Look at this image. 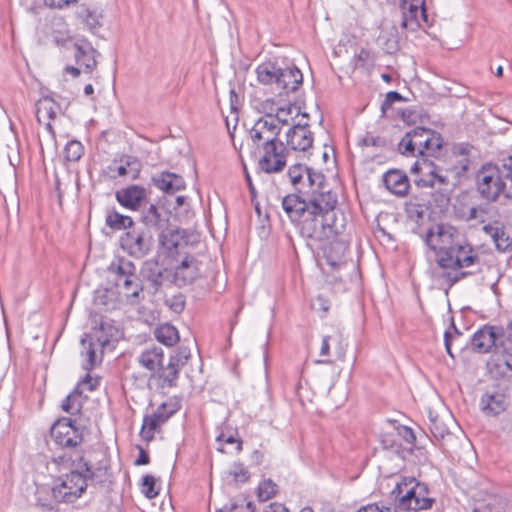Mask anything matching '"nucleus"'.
<instances>
[{"instance_id":"obj_29","label":"nucleus","mask_w":512,"mask_h":512,"mask_svg":"<svg viewBox=\"0 0 512 512\" xmlns=\"http://www.w3.org/2000/svg\"><path fill=\"white\" fill-rule=\"evenodd\" d=\"M141 222L144 224V229H154L160 232L169 224V219L163 215L159 207L155 204H150L147 208L143 209L140 217Z\"/></svg>"},{"instance_id":"obj_43","label":"nucleus","mask_w":512,"mask_h":512,"mask_svg":"<svg viewBox=\"0 0 512 512\" xmlns=\"http://www.w3.org/2000/svg\"><path fill=\"white\" fill-rule=\"evenodd\" d=\"M460 217L466 221H479L484 223L486 221V215L488 214L487 205H479L468 207L467 209H461L459 211Z\"/></svg>"},{"instance_id":"obj_63","label":"nucleus","mask_w":512,"mask_h":512,"mask_svg":"<svg viewBox=\"0 0 512 512\" xmlns=\"http://www.w3.org/2000/svg\"><path fill=\"white\" fill-rule=\"evenodd\" d=\"M330 336H324L321 343L320 355L327 356L330 351Z\"/></svg>"},{"instance_id":"obj_3","label":"nucleus","mask_w":512,"mask_h":512,"mask_svg":"<svg viewBox=\"0 0 512 512\" xmlns=\"http://www.w3.org/2000/svg\"><path fill=\"white\" fill-rule=\"evenodd\" d=\"M477 190L489 201H496L501 194L512 198V156L503 160L501 166L485 164L478 171Z\"/></svg>"},{"instance_id":"obj_61","label":"nucleus","mask_w":512,"mask_h":512,"mask_svg":"<svg viewBox=\"0 0 512 512\" xmlns=\"http://www.w3.org/2000/svg\"><path fill=\"white\" fill-rule=\"evenodd\" d=\"M264 512H290L283 504L274 502L267 506Z\"/></svg>"},{"instance_id":"obj_48","label":"nucleus","mask_w":512,"mask_h":512,"mask_svg":"<svg viewBox=\"0 0 512 512\" xmlns=\"http://www.w3.org/2000/svg\"><path fill=\"white\" fill-rule=\"evenodd\" d=\"M84 153V147L77 140L69 141L64 147V159L68 162H77Z\"/></svg>"},{"instance_id":"obj_17","label":"nucleus","mask_w":512,"mask_h":512,"mask_svg":"<svg viewBox=\"0 0 512 512\" xmlns=\"http://www.w3.org/2000/svg\"><path fill=\"white\" fill-rule=\"evenodd\" d=\"M147 190L140 185H130L115 193L118 203L126 209L137 211L147 199Z\"/></svg>"},{"instance_id":"obj_53","label":"nucleus","mask_w":512,"mask_h":512,"mask_svg":"<svg viewBox=\"0 0 512 512\" xmlns=\"http://www.w3.org/2000/svg\"><path fill=\"white\" fill-rule=\"evenodd\" d=\"M430 432L433 437L437 440H443L447 435H449V431L447 427L438 420L437 416H432L430 414Z\"/></svg>"},{"instance_id":"obj_16","label":"nucleus","mask_w":512,"mask_h":512,"mask_svg":"<svg viewBox=\"0 0 512 512\" xmlns=\"http://www.w3.org/2000/svg\"><path fill=\"white\" fill-rule=\"evenodd\" d=\"M500 330L498 326L488 325L477 330L471 339L473 350L479 353H488L492 347H495L497 351V346H499L500 342Z\"/></svg>"},{"instance_id":"obj_38","label":"nucleus","mask_w":512,"mask_h":512,"mask_svg":"<svg viewBox=\"0 0 512 512\" xmlns=\"http://www.w3.org/2000/svg\"><path fill=\"white\" fill-rule=\"evenodd\" d=\"M109 271L117 276L116 285L121 286L122 280L133 277L136 267L132 261L122 257L110 264Z\"/></svg>"},{"instance_id":"obj_52","label":"nucleus","mask_w":512,"mask_h":512,"mask_svg":"<svg viewBox=\"0 0 512 512\" xmlns=\"http://www.w3.org/2000/svg\"><path fill=\"white\" fill-rule=\"evenodd\" d=\"M398 150L401 154L406 156H416L418 154V149L416 145H414V140L410 135L409 131L405 133L403 138L400 140L398 144Z\"/></svg>"},{"instance_id":"obj_27","label":"nucleus","mask_w":512,"mask_h":512,"mask_svg":"<svg viewBox=\"0 0 512 512\" xmlns=\"http://www.w3.org/2000/svg\"><path fill=\"white\" fill-rule=\"evenodd\" d=\"M423 5V0H412L408 2L404 0L401 3L402 20L401 27L409 31H416L421 27L419 18V8Z\"/></svg>"},{"instance_id":"obj_6","label":"nucleus","mask_w":512,"mask_h":512,"mask_svg":"<svg viewBox=\"0 0 512 512\" xmlns=\"http://www.w3.org/2000/svg\"><path fill=\"white\" fill-rule=\"evenodd\" d=\"M83 428L76 424V420L63 417L58 419L50 429V436L58 447L64 449L63 453L72 455H83L79 449L84 439Z\"/></svg>"},{"instance_id":"obj_14","label":"nucleus","mask_w":512,"mask_h":512,"mask_svg":"<svg viewBox=\"0 0 512 512\" xmlns=\"http://www.w3.org/2000/svg\"><path fill=\"white\" fill-rule=\"evenodd\" d=\"M178 411L175 403H163L151 415H146L143 419L141 434L145 439H151L155 430L165 423L172 415Z\"/></svg>"},{"instance_id":"obj_55","label":"nucleus","mask_w":512,"mask_h":512,"mask_svg":"<svg viewBox=\"0 0 512 512\" xmlns=\"http://www.w3.org/2000/svg\"><path fill=\"white\" fill-rule=\"evenodd\" d=\"M294 110L297 111V113L299 112V108L296 105H289L287 107L278 108L276 116L273 118L277 120L278 125L279 123L287 124L288 118Z\"/></svg>"},{"instance_id":"obj_31","label":"nucleus","mask_w":512,"mask_h":512,"mask_svg":"<svg viewBox=\"0 0 512 512\" xmlns=\"http://www.w3.org/2000/svg\"><path fill=\"white\" fill-rule=\"evenodd\" d=\"M81 346V355L85 358L83 369L89 372L94 369L97 362H101L103 349L84 337L81 339Z\"/></svg>"},{"instance_id":"obj_33","label":"nucleus","mask_w":512,"mask_h":512,"mask_svg":"<svg viewBox=\"0 0 512 512\" xmlns=\"http://www.w3.org/2000/svg\"><path fill=\"white\" fill-rule=\"evenodd\" d=\"M180 369L181 367H179L178 364L169 361L166 367L163 365L160 367V370L156 372L153 378L158 380V386L160 388H172L177 385Z\"/></svg>"},{"instance_id":"obj_15","label":"nucleus","mask_w":512,"mask_h":512,"mask_svg":"<svg viewBox=\"0 0 512 512\" xmlns=\"http://www.w3.org/2000/svg\"><path fill=\"white\" fill-rule=\"evenodd\" d=\"M45 42L52 43L59 48H68L72 43V36L67 23L62 18L53 19L43 29Z\"/></svg>"},{"instance_id":"obj_35","label":"nucleus","mask_w":512,"mask_h":512,"mask_svg":"<svg viewBox=\"0 0 512 512\" xmlns=\"http://www.w3.org/2000/svg\"><path fill=\"white\" fill-rule=\"evenodd\" d=\"M105 225L113 231L131 230L134 227V221L128 215H123L115 209H109L106 213Z\"/></svg>"},{"instance_id":"obj_50","label":"nucleus","mask_w":512,"mask_h":512,"mask_svg":"<svg viewBox=\"0 0 512 512\" xmlns=\"http://www.w3.org/2000/svg\"><path fill=\"white\" fill-rule=\"evenodd\" d=\"M140 171V163L135 158H128L124 165L117 167L119 176H129L131 179L138 177Z\"/></svg>"},{"instance_id":"obj_57","label":"nucleus","mask_w":512,"mask_h":512,"mask_svg":"<svg viewBox=\"0 0 512 512\" xmlns=\"http://www.w3.org/2000/svg\"><path fill=\"white\" fill-rule=\"evenodd\" d=\"M403 99L402 95L397 91H390L386 94L384 101L381 104V111L385 114L393 105V103L397 101H401Z\"/></svg>"},{"instance_id":"obj_2","label":"nucleus","mask_w":512,"mask_h":512,"mask_svg":"<svg viewBox=\"0 0 512 512\" xmlns=\"http://www.w3.org/2000/svg\"><path fill=\"white\" fill-rule=\"evenodd\" d=\"M53 462L60 468L71 469L70 473L61 478L60 484L54 487L56 499L61 502H75L85 492L88 483H102L107 476L106 467L92 468L83 455L77 454L76 458H73L72 455L64 453L55 456Z\"/></svg>"},{"instance_id":"obj_39","label":"nucleus","mask_w":512,"mask_h":512,"mask_svg":"<svg viewBox=\"0 0 512 512\" xmlns=\"http://www.w3.org/2000/svg\"><path fill=\"white\" fill-rule=\"evenodd\" d=\"M118 287L130 303L134 304L139 302L143 287L135 274H133V277H127L122 280L121 286Z\"/></svg>"},{"instance_id":"obj_44","label":"nucleus","mask_w":512,"mask_h":512,"mask_svg":"<svg viewBox=\"0 0 512 512\" xmlns=\"http://www.w3.org/2000/svg\"><path fill=\"white\" fill-rule=\"evenodd\" d=\"M219 512H254L253 504L244 496H238L221 508Z\"/></svg>"},{"instance_id":"obj_47","label":"nucleus","mask_w":512,"mask_h":512,"mask_svg":"<svg viewBox=\"0 0 512 512\" xmlns=\"http://www.w3.org/2000/svg\"><path fill=\"white\" fill-rule=\"evenodd\" d=\"M250 475L247 468L241 463H235L232 468L227 472L226 480L229 483H245Z\"/></svg>"},{"instance_id":"obj_22","label":"nucleus","mask_w":512,"mask_h":512,"mask_svg":"<svg viewBox=\"0 0 512 512\" xmlns=\"http://www.w3.org/2000/svg\"><path fill=\"white\" fill-rule=\"evenodd\" d=\"M303 83V74L295 65L280 67L277 88L279 95L295 92Z\"/></svg>"},{"instance_id":"obj_8","label":"nucleus","mask_w":512,"mask_h":512,"mask_svg":"<svg viewBox=\"0 0 512 512\" xmlns=\"http://www.w3.org/2000/svg\"><path fill=\"white\" fill-rule=\"evenodd\" d=\"M121 249L129 256L141 259L153 248V236L148 229L133 227L123 233L119 239Z\"/></svg>"},{"instance_id":"obj_7","label":"nucleus","mask_w":512,"mask_h":512,"mask_svg":"<svg viewBox=\"0 0 512 512\" xmlns=\"http://www.w3.org/2000/svg\"><path fill=\"white\" fill-rule=\"evenodd\" d=\"M335 225L337 230L332 235L321 239L308 237L309 239L323 242L321 249L326 263L333 271L339 270L347 264L346 254L348 251V242L340 237L344 224L338 222L337 212L335 211Z\"/></svg>"},{"instance_id":"obj_58","label":"nucleus","mask_w":512,"mask_h":512,"mask_svg":"<svg viewBox=\"0 0 512 512\" xmlns=\"http://www.w3.org/2000/svg\"><path fill=\"white\" fill-rule=\"evenodd\" d=\"M472 274H474L473 271H460V272H456V273L444 272L442 276L444 278H446V280L449 281L451 285H453L454 283H456Z\"/></svg>"},{"instance_id":"obj_26","label":"nucleus","mask_w":512,"mask_h":512,"mask_svg":"<svg viewBox=\"0 0 512 512\" xmlns=\"http://www.w3.org/2000/svg\"><path fill=\"white\" fill-rule=\"evenodd\" d=\"M383 183L385 187L396 196H406L410 182L407 175L400 170H389L383 175Z\"/></svg>"},{"instance_id":"obj_21","label":"nucleus","mask_w":512,"mask_h":512,"mask_svg":"<svg viewBox=\"0 0 512 512\" xmlns=\"http://www.w3.org/2000/svg\"><path fill=\"white\" fill-rule=\"evenodd\" d=\"M313 133L307 122L296 124L287 132V145L295 151H307L313 144Z\"/></svg>"},{"instance_id":"obj_4","label":"nucleus","mask_w":512,"mask_h":512,"mask_svg":"<svg viewBox=\"0 0 512 512\" xmlns=\"http://www.w3.org/2000/svg\"><path fill=\"white\" fill-rule=\"evenodd\" d=\"M395 507L401 511L428 510L435 503L426 483L415 477L403 476L391 491Z\"/></svg>"},{"instance_id":"obj_60","label":"nucleus","mask_w":512,"mask_h":512,"mask_svg":"<svg viewBox=\"0 0 512 512\" xmlns=\"http://www.w3.org/2000/svg\"><path fill=\"white\" fill-rule=\"evenodd\" d=\"M398 434L401 435L408 443L415 441V435L413 430L406 426H400L397 428Z\"/></svg>"},{"instance_id":"obj_5","label":"nucleus","mask_w":512,"mask_h":512,"mask_svg":"<svg viewBox=\"0 0 512 512\" xmlns=\"http://www.w3.org/2000/svg\"><path fill=\"white\" fill-rule=\"evenodd\" d=\"M410 172L415 177L414 183L417 187L437 189L436 201L440 205L449 202L455 183L450 180L447 171L443 172L434 162L422 157L414 162Z\"/></svg>"},{"instance_id":"obj_20","label":"nucleus","mask_w":512,"mask_h":512,"mask_svg":"<svg viewBox=\"0 0 512 512\" xmlns=\"http://www.w3.org/2000/svg\"><path fill=\"white\" fill-rule=\"evenodd\" d=\"M97 384L98 380L93 379L89 373H87L85 378L78 383L75 389L64 399L62 402V409L70 415H76L79 413L83 405L82 391L80 390V387L87 386V389L92 391L95 389Z\"/></svg>"},{"instance_id":"obj_64","label":"nucleus","mask_w":512,"mask_h":512,"mask_svg":"<svg viewBox=\"0 0 512 512\" xmlns=\"http://www.w3.org/2000/svg\"><path fill=\"white\" fill-rule=\"evenodd\" d=\"M150 461L149 455L141 449L137 459L135 460V465H146Z\"/></svg>"},{"instance_id":"obj_12","label":"nucleus","mask_w":512,"mask_h":512,"mask_svg":"<svg viewBox=\"0 0 512 512\" xmlns=\"http://www.w3.org/2000/svg\"><path fill=\"white\" fill-rule=\"evenodd\" d=\"M259 150L262 152V155L258 165L263 172L273 174L281 172L285 168L287 164L286 149L282 142L263 146Z\"/></svg>"},{"instance_id":"obj_19","label":"nucleus","mask_w":512,"mask_h":512,"mask_svg":"<svg viewBox=\"0 0 512 512\" xmlns=\"http://www.w3.org/2000/svg\"><path fill=\"white\" fill-rule=\"evenodd\" d=\"M200 276V262L194 257L187 255L175 268L174 282L177 286L192 284Z\"/></svg>"},{"instance_id":"obj_51","label":"nucleus","mask_w":512,"mask_h":512,"mask_svg":"<svg viewBox=\"0 0 512 512\" xmlns=\"http://www.w3.org/2000/svg\"><path fill=\"white\" fill-rule=\"evenodd\" d=\"M141 492L148 499H153L159 494V488L156 487V479L152 475H145L141 482Z\"/></svg>"},{"instance_id":"obj_24","label":"nucleus","mask_w":512,"mask_h":512,"mask_svg":"<svg viewBox=\"0 0 512 512\" xmlns=\"http://www.w3.org/2000/svg\"><path fill=\"white\" fill-rule=\"evenodd\" d=\"M137 363L150 373V378L156 375L163 364L164 352L161 347L151 346L143 349L137 356Z\"/></svg>"},{"instance_id":"obj_1","label":"nucleus","mask_w":512,"mask_h":512,"mask_svg":"<svg viewBox=\"0 0 512 512\" xmlns=\"http://www.w3.org/2000/svg\"><path fill=\"white\" fill-rule=\"evenodd\" d=\"M288 177L297 191L283 197L281 202L289 220L299 227L304 237L321 239L335 233L338 197L327 188L325 176L307 166L295 164L289 168Z\"/></svg>"},{"instance_id":"obj_34","label":"nucleus","mask_w":512,"mask_h":512,"mask_svg":"<svg viewBox=\"0 0 512 512\" xmlns=\"http://www.w3.org/2000/svg\"><path fill=\"white\" fill-rule=\"evenodd\" d=\"M35 501L36 505L40 507L43 512H55L56 503L61 500L56 499L54 487L49 488L47 486H40L36 489Z\"/></svg>"},{"instance_id":"obj_46","label":"nucleus","mask_w":512,"mask_h":512,"mask_svg":"<svg viewBox=\"0 0 512 512\" xmlns=\"http://www.w3.org/2000/svg\"><path fill=\"white\" fill-rule=\"evenodd\" d=\"M36 116L39 122L43 119L53 120L57 116L56 105L49 99L41 100L37 105Z\"/></svg>"},{"instance_id":"obj_30","label":"nucleus","mask_w":512,"mask_h":512,"mask_svg":"<svg viewBox=\"0 0 512 512\" xmlns=\"http://www.w3.org/2000/svg\"><path fill=\"white\" fill-rule=\"evenodd\" d=\"M480 408L487 416H497L506 409L505 397L500 393H485L481 397Z\"/></svg>"},{"instance_id":"obj_36","label":"nucleus","mask_w":512,"mask_h":512,"mask_svg":"<svg viewBox=\"0 0 512 512\" xmlns=\"http://www.w3.org/2000/svg\"><path fill=\"white\" fill-rule=\"evenodd\" d=\"M166 269L161 268L155 261H146L142 267L143 277L146 278L151 286L157 291L163 284Z\"/></svg>"},{"instance_id":"obj_32","label":"nucleus","mask_w":512,"mask_h":512,"mask_svg":"<svg viewBox=\"0 0 512 512\" xmlns=\"http://www.w3.org/2000/svg\"><path fill=\"white\" fill-rule=\"evenodd\" d=\"M117 329L106 323L101 322L98 327H95L90 333L85 334L84 338L89 339L91 342H95V344L102 349L109 344V342L115 338L117 334Z\"/></svg>"},{"instance_id":"obj_13","label":"nucleus","mask_w":512,"mask_h":512,"mask_svg":"<svg viewBox=\"0 0 512 512\" xmlns=\"http://www.w3.org/2000/svg\"><path fill=\"white\" fill-rule=\"evenodd\" d=\"M409 133L418 149V154L421 156H436L442 148L441 135L432 129L417 127L410 130Z\"/></svg>"},{"instance_id":"obj_62","label":"nucleus","mask_w":512,"mask_h":512,"mask_svg":"<svg viewBox=\"0 0 512 512\" xmlns=\"http://www.w3.org/2000/svg\"><path fill=\"white\" fill-rule=\"evenodd\" d=\"M451 342H452V333L450 330H446L444 333V344H445V348H446L448 355L453 358L454 355L451 350Z\"/></svg>"},{"instance_id":"obj_11","label":"nucleus","mask_w":512,"mask_h":512,"mask_svg":"<svg viewBox=\"0 0 512 512\" xmlns=\"http://www.w3.org/2000/svg\"><path fill=\"white\" fill-rule=\"evenodd\" d=\"M442 269H463L478 266L480 257L470 245H457L449 256L436 259Z\"/></svg>"},{"instance_id":"obj_25","label":"nucleus","mask_w":512,"mask_h":512,"mask_svg":"<svg viewBox=\"0 0 512 512\" xmlns=\"http://www.w3.org/2000/svg\"><path fill=\"white\" fill-rule=\"evenodd\" d=\"M482 229L492 239L498 251L507 252L512 249V237L501 222L488 223Z\"/></svg>"},{"instance_id":"obj_54","label":"nucleus","mask_w":512,"mask_h":512,"mask_svg":"<svg viewBox=\"0 0 512 512\" xmlns=\"http://www.w3.org/2000/svg\"><path fill=\"white\" fill-rule=\"evenodd\" d=\"M190 356V349L186 346H180L176 350L175 354L170 357L169 361L173 362L174 364H178V366L182 368Z\"/></svg>"},{"instance_id":"obj_59","label":"nucleus","mask_w":512,"mask_h":512,"mask_svg":"<svg viewBox=\"0 0 512 512\" xmlns=\"http://www.w3.org/2000/svg\"><path fill=\"white\" fill-rule=\"evenodd\" d=\"M358 512H396V511H395V509H393L389 506H385V505L379 506L378 504H369L367 506L360 508L358 510Z\"/></svg>"},{"instance_id":"obj_42","label":"nucleus","mask_w":512,"mask_h":512,"mask_svg":"<svg viewBox=\"0 0 512 512\" xmlns=\"http://www.w3.org/2000/svg\"><path fill=\"white\" fill-rule=\"evenodd\" d=\"M77 17L85 23V25L88 27V29L92 32H94L96 29H98L100 24V15L85 5H81L77 10Z\"/></svg>"},{"instance_id":"obj_18","label":"nucleus","mask_w":512,"mask_h":512,"mask_svg":"<svg viewBox=\"0 0 512 512\" xmlns=\"http://www.w3.org/2000/svg\"><path fill=\"white\" fill-rule=\"evenodd\" d=\"M500 342L497 346V355L499 356V367L504 365L507 371H497L496 373L504 376L508 372H512V320L507 324L506 328L500 327Z\"/></svg>"},{"instance_id":"obj_9","label":"nucleus","mask_w":512,"mask_h":512,"mask_svg":"<svg viewBox=\"0 0 512 512\" xmlns=\"http://www.w3.org/2000/svg\"><path fill=\"white\" fill-rule=\"evenodd\" d=\"M424 243L437 258L449 256L454 249V229L451 226L437 224L428 229Z\"/></svg>"},{"instance_id":"obj_56","label":"nucleus","mask_w":512,"mask_h":512,"mask_svg":"<svg viewBox=\"0 0 512 512\" xmlns=\"http://www.w3.org/2000/svg\"><path fill=\"white\" fill-rule=\"evenodd\" d=\"M169 308L175 313H181L185 309V297L182 294L174 295L166 300Z\"/></svg>"},{"instance_id":"obj_23","label":"nucleus","mask_w":512,"mask_h":512,"mask_svg":"<svg viewBox=\"0 0 512 512\" xmlns=\"http://www.w3.org/2000/svg\"><path fill=\"white\" fill-rule=\"evenodd\" d=\"M75 48V61L84 67V73L91 74L97 67L96 56L98 51L88 41H77L73 44Z\"/></svg>"},{"instance_id":"obj_10","label":"nucleus","mask_w":512,"mask_h":512,"mask_svg":"<svg viewBox=\"0 0 512 512\" xmlns=\"http://www.w3.org/2000/svg\"><path fill=\"white\" fill-rule=\"evenodd\" d=\"M281 126L271 115L259 118L250 129V139L256 149L280 143Z\"/></svg>"},{"instance_id":"obj_49","label":"nucleus","mask_w":512,"mask_h":512,"mask_svg":"<svg viewBox=\"0 0 512 512\" xmlns=\"http://www.w3.org/2000/svg\"><path fill=\"white\" fill-rule=\"evenodd\" d=\"M277 492V484L271 479L263 480L257 488V496L259 501H268Z\"/></svg>"},{"instance_id":"obj_41","label":"nucleus","mask_w":512,"mask_h":512,"mask_svg":"<svg viewBox=\"0 0 512 512\" xmlns=\"http://www.w3.org/2000/svg\"><path fill=\"white\" fill-rule=\"evenodd\" d=\"M180 239L179 231L169 224L159 232V242L161 246L169 251L178 247Z\"/></svg>"},{"instance_id":"obj_40","label":"nucleus","mask_w":512,"mask_h":512,"mask_svg":"<svg viewBox=\"0 0 512 512\" xmlns=\"http://www.w3.org/2000/svg\"><path fill=\"white\" fill-rule=\"evenodd\" d=\"M154 335L158 342L168 347L175 345L180 339L176 327L169 323L159 325L155 329Z\"/></svg>"},{"instance_id":"obj_45","label":"nucleus","mask_w":512,"mask_h":512,"mask_svg":"<svg viewBox=\"0 0 512 512\" xmlns=\"http://www.w3.org/2000/svg\"><path fill=\"white\" fill-rule=\"evenodd\" d=\"M454 153H458V155L461 156V159L456 162L451 169V172L455 173L457 177H460L467 172L470 163L469 159L466 157L468 154V146L461 144L455 147Z\"/></svg>"},{"instance_id":"obj_37","label":"nucleus","mask_w":512,"mask_h":512,"mask_svg":"<svg viewBox=\"0 0 512 512\" xmlns=\"http://www.w3.org/2000/svg\"><path fill=\"white\" fill-rule=\"evenodd\" d=\"M280 67L273 62H264L257 66L255 72L257 80L263 85H278Z\"/></svg>"},{"instance_id":"obj_28","label":"nucleus","mask_w":512,"mask_h":512,"mask_svg":"<svg viewBox=\"0 0 512 512\" xmlns=\"http://www.w3.org/2000/svg\"><path fill=\"white\" fill-rule=\"evenodd\" d=\"M152 183L161 191L167 194H174L185 188V181L182 176L163 171L152 177Z\"/></svg>"}]
</instances>
